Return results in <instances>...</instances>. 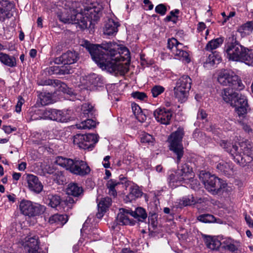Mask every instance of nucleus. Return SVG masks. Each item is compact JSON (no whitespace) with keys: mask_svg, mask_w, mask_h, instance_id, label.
<instances>
[{"mask_svg":"<svg viewBox=\"0 0 253 253\" xmlns=\"http://www.w3.org/2000/svg\"><path fill=\"white\" fill-rule=\"evenodd\" d=\"M220 61L221 58L218 55L211 53L209 55L206 62L204 63V67L207 68H210L215 64H218Z\"/></svg>","mask_w":253,"mask_h":253,"instance_id":"nucleus-37","label":"nucleus"},{"mask_svg":"<svg viewBox=\"0 0 253 253\" xmlns=\"http://www.w3.org/2000/svg\"><path fill=\"white\" fill-rule=\"evenodd\" d=\"M218 82L229 88L224 89L221 93L223 99L235 108V112L240 118H244L250 109L246 97L235 90H241L244 86L239 77L228 70H221L218 76Z\"/></svg>","mask_w":253,"mask_h":253,"instance_id":"nucleus-1","label":"nucleus"},{"mask_svg":"<svg viewBox=\"0 0 253 253\" xmlns=\"http://www.w3.org/2000/svg\"><path fill=\"white\" fill-rule=\"evenodd\" d=\"M46 203L53 208H56L61 203V198L56 195H49L46 199Z\"/></svg>","mask_w":253,"mask_h":253,"instance_id":"nucleus-40","label":"nucleus"},{"mask_svg":"<svg viewBox=\"0 0 253 253\" xmlns=\"http://www.w3.org/2000/svg\"><path fill=\"white\" fill-rule=\"evenodd\" d=\"M193 174L192 170L187 164H184L178 168L175 173L171 174L169 178L170 183L177 181H193Z\"/></svg>","mask_w":253,"mask_h":253,"instance_id":"nucleus-14","label":"nucleus"},{"mask_svg":"<svg viewBox=\"0 0 253 253\" xmlns=\"http://www.w3.org/2000/svg\"><path fill=\"white\" fill-rule=\"evenodd\" d=\"M76 126L78 129H89L96 126V123L92 119H87Z\"/></svg>","mask_w":253,"mask_h":253,"instance_id":"nucleus-38","label":"nucleus"},{"mask_svg":"<svg viewBox=\"0 0 253 253\" xmlns=\"http://www.w3.org/2000/svg\"><path fill=\"white\" fill-rule=\"evenodd\" d=\"M82 110L84 115L90 114L91 116L94 115L95 110L94 107L88 103H84L83 105Z\"/></svg>","mask_w":253,"mask_h":253,"instance_id":"nucleus-45","label":"nucleus"},{"mask_svg":"<svg viewBox=\"0 0 253 253\" xmlns=\"http://www.w3.org/2000/svg\"><path fill=\"white\" fill-rule=\"evenodd\" d=\"M153 114L157 122L165 125L170 124L172 116V111L165 108H159L156 109Z\"/></svg>","mask_w":253,"mask_h":253,"instance_id":"nucleus-17","label":"nucleus"},{"mask_svg":"<svg viewBox=\"0 0 253 253\" xmlns=\"http://www.w3.org/2000/svg\"><path fill=\"white\" fill-rule=\"evenodd\" d=\"M184 134V129L179 127L169 136L168 139L169 149L175 156L176 163L178 165L184 155V147L182 143Z\"/></svg>","mask_w":253,"mask_h":253,"instance_id":"nucleus-7","label":"nucleus"},{"mask_svg":"<svg viewBox=\"0 0 253 253\" xmlns=\"http://www.w3.org/2000/svg\"><path fill=\"white\" fill-rule=\"evenodd\" d=\"M119 26V22H115L113 19H109L104 27V34L108 36L115 35L118 32Z\"/></svg>","mask_w":253,"mask_h":253,"instance_id":"nucleus-22","label":"nucleus"},{"mask_svg":"<svg viewBox=\"0 0 253 253\" xmlns=\"http://www.w3.org/2000/svg\"><path fill=\"white\" fill-rule=\"evenodd\" d=\"M239 61L244 62L248 65L252 63L253 62V51L244 47Z\"/></svg>","mask_w":253,"mask_h":253,"instance_id":"nucleus-34","label":"nucleus"},{"mask_svg":"<svg viewBox=\"0 0 253 253\" xmlns=\"http://www.w3.org/2000/svg\"><path fill=\"white\" fill-rule=\"evenodd\" d=\"M0 61L4 65L9 67H13L16 65V59L13 56L0 52Z\"/></svg>","mask_w":253,"mask_h":253,"instance_id":"nucleus-30","label":"nucleus"},{"mask_svg":"<svg viewBox=\"0 0 253 253\" xmlns=\"http://www.w3.org/2000/svg\"><path fill=\"white\" fill-rule=\"evenodd\" d=\"M244 49V47L237 41L228 43L225 49L227 57L229 60L239 61Z\"/></svg>","mask_w":253,"mask_h":253,"instance_id":"nucleus-15","label":"nucleus"},{"mask_svg":"<svg viewBox=\"0 0 253 253\" xmlns=\"http://www.w3.org/2000/svg\"><path fill=\"white\" fill-rule=\"evenodd\" d=\"M204 239L207 247L212 250H217L222 246V242L216 238L205 235Z\"/></svg>","mask_w":253,"mask_h":253,"instance_id":"nucleus-26","label":"nucleus"},{"mask_svg":"<svg viewBox=\"0 0 253 253\" xmlns=\"http://www.w3.org/2000/svg\"><path fill=\"white\" fill-rule=\"evenodd\" d=\"M79 13L83 15L82 18H80L79 27L82 29L90 28L99 19L101 15V7L91 3L84 6V11L81 10Z\"/></svg>","mask_w":253,"mask_h":253,"instance_id":"nucleus-6","label":"nucleus"},{"mask_svg":"<svg viewBox=\"0 0 253 253\" xmlns=\"http://www.w3.org/2000/svg\"><path fill=\"white\" fill-rule=\"evenodd\" d=\"M5 6L9 8V6H7L6 5V3L5 2H2L0 4V20H4L6 18H9L12 16V14L11 13H7V11L3 10V9H1L2 6Z\"/></svg>","mask_w":253,"mask_h":253,"instance_id":"nucleus-47","label":"nucleus"},{"mask_svg":"<svg viewBox=\"0 0 253 253\" xmlns=\"http://www.w3.org/2000/svg\"><path fill=\"white\" fill-rule=\"evenodd\" d=\"M130 215L139 221H143L147 217L145 210L141 207L137 208L134 211L130 210Z\"/></svg>","mask_w":253,"mask_h":253,"instance_id":"nucleus-33","label":"nucleus"},{"mask_svg":"<svg viewBox=\"0 0 253 253\" xmlns=\"http://www.w3.org/2000/svg\"><path fill=\"white\" fill-rule=\"evenodd\" d=\"M66 193L69 195L79 197L83 194V189L78 184L71 183L68 184L66 189Z\"/></svg>","mask_w":253,"mask_h":253,"instance_id":"nucleus-25","label":"nucleus"},{"mask_svg":"<svg viewBox=\"0 0 253 253\" xmlns=\"http://www.w3.org/2000/svg\"><path fill=\"white\" fill-rule=\"evenodd\" d=\"M253 30V21H250L241 25L238 29V31L242 33L250 34Z\"/></svg>","mask_w":253,"mask_h":253,"instance_id":"nucleus-42","label":"nucleus"},{"mask_svg":"<svg viewBox=\"0 0 253 253\" xmlns=\"http://www.w3.org/2000/svg\"><path fill=\"white\" fill-rule=\"evenodd\" d=\"M64 203L65 205H66L69 207L74 203V200L73 199L70 197H68L64 201Z\"/></svg>","mask_w":253,"mask_h":253,"instance_id":"nucleus-62","label":"nucleus"},{"mask_svg":"<svg viewBox=\"0 0 253 253\" xmlns=\"http://www.w3.org/2000/svg\"><path fill=\"white\" fill-rule=\"evenodd\" d=\"M88 84L92 86L101 87L103 84V79L102 77L96 74H92L87 77Z\"/></svg>","mask_w":253,"mask_h":253,"instance_id":"nucleus-28","label":"nucleus"},{"mask_svg":"<svg viewBox=\"0 0 253 253\" xmlns=\"http://www.w3.org/2000/svg\"><path fill=\"white\" fill-rule=\"evenodd\" d=\"M111 199L108 197L103 198L101 200L98 204V211L96 215L97 218H101L103 217L104 213L111 206Z\"/></svg>","mask_w":253,"mask_h":253,"instance_id":"nucleus-23","label":"nucleus"},{"mask_svg":"<svg viewBox=\"0 0 253 253\" xmlns=\"http://www.w3.org/2000/svg\"><path fill=\"white\" fill-rule=\"evenodd\" d=\"M91 49V53L93 54V58L96 61V63L102 70H106L110 73H119L120 75H125L128 71V68L126 65L120 63L122 61H124L129 58L124 54H121V56L116 60H108L107 56L102 57L99 58L95 55L96 52H98L95 46H93Z\"/></svg>","mask_w":253,"mask_h":253,"instance_id":"nucleus-4","label":"nucleus"},{"mask_svg":"<svg viewBox=\"0 0 253 253\" xmlns=\"http://www.w3.org/2000/svg\"><path fill=\"white\" fill-rule=\"evenodd\" d=\"M168 48L170 50L175 58L182 60L186 63H189L191 61L189 53L184 49L186 46L178 42L174 38H171L168 40Z\"/></svg>","mask_w":253,"mask_h":253,"instance_id":"nucleus-10","label":"nucleus"},{"mask_svg":"<svg viewBox=\"0 0 253 253\" xmlns=\"http://www.w3.org/2000/svg\"><path fill=\"white\" fill-rule=\"evenodd\" d=\"M203 202L202 199H199L198 201H196L192 195L188 197H183L180 202V205L183 206H187L194 205L196 203H201Z\"/></svg>","mask_w":253,"mask_h":253,"instance_id":"nucleus-41","label":"nucleus"},{"mask_svg":"<svg viewBox=\"0 0 253 253\" xmlns=\"http://www.w3.org/2000/svg\"><path fill=\"white\" fill-rule=\"evenodd\" d=\"M56 85L59 86L60 90H61L63 92L69 94L71 93L70 89L67 86V84H65V83H62L60 81V84H57Z\"/></svg>","mask_w":253,"mask_h":253,"instance_id":"nucleus-52","label":"nucleus"},{"mask_svg":"<svg viewBox=\"0 0 253 253\" xmlns=\"http://www.w3.org/2000/svg\"><path fill=\"white\" fill-rule=\"evenodd\" d=\"M49 70V72L52 74L60 75L70 74H71L73 71L71 67L69 65L63 66L60 68L58 66H52L50 68Z\"/></svg>","mask_w":253,"mask_h":253,"instance_id":"nucleus-31","label":"nucleus"},{"mask_svg":"<svg viewBox=\"0 0 253 253\" xmlns=\"http://www.w3.org/2000/svg\"><path fill=\"white\" fill-rule=\"evenodd\" d=\"M110 157L109 156H107L104 158L102 165L105 168H108L110 167Z\"/></svg>","mask_w":253,"mask_h":253,"instance_id":"nucleus-60","label":"nucleus"},{"mask_svg":"<svg viewBox=\"0 0 253 253\" xmlns=\"http://www.w3.org/2000/svg\"><path fill=\"white\" fill-rule=\"evenodd\" d=\"M29 189L36 194L40 193L43 189V185L39 178L32 174H27L26 177Z\"/></svg>","mask_w":253,"mask_h":253,"instance_id":"nucleus-18","label":"nucleus"},{"mask_svg":"<svg viewBox=\"0 0 253 253\" xmlns=\"http://www.w3.org/2000/svg\"><path fill=\"white\" fill-rule=\"evenodd\" d=\"M165 87L160 85H156L151 88V93L154 97H156L164 92Z\"/></svg>","mask_w":253,"mask_h":253,"instance_id":"nucleus-48","label":"nucleus"},{"mask_svg":"<svg viewBox=\"0 0 253 253\" xmlns=\"http://www.w3.org/2000/svg\"><path fill=\"white\" fill-rule=\"evenodd\" d=\"M130 210L121 209L118 213L116 220L120 225H133L134 222L129 218Z\"/></svg>","mask_w":253,"mask_h":253,"instance_id":"nucleus-21","label":"nucleus"},{"mask_svg":"<svg viewBox=\"0 0 253 253\" xmlns=\"http://www.w3.org/2000/svg\"><path fill=\"white\" fill-rule=\"evenodd\" d=\"M21 243L29 253H39L38 238L36 236L26 237L23 240H21Z\"/></svg>","mask_w":253,"mask_h":253,"instance_id":"nucleus-19","label":"nucleus"},{"mask_svg":"<svg viewBox=\"0 0 253 253\" xmlns=\"http://www.w3.org/2000/svg\"><path fill=\"white\" fill-rule=\"evenodd\" d=\"M98 141V135L91 133L85 135L77 134L73 139L74 144L83 149H92Z\"/></svg>","mask_w":253,"mask_h":253,"instance_id":"nucleus-12","label":"nucleus"},{"mask_svg":"<svg viewBox=\"0 0 253 253\" xmlns=\"http://www.w3.org/2000/svg\"><path fill=\"white\" fill-rule=\"evenodd\" d=\"M140 140L142 143H147L149 145H153L155 140L151 135L145 132L141 134Z\"/></svg>","mask_w":253,"mask_h":253,"instance_id":"nucleus-46","label":"nucleus"},{"mask_svg":"<svg viewBox=\"0 0 253 253\" xmlns=\"http://www.w3.org/2000/svg\"><path fill=\"white\" fill-rule=\"evenodd\" d=\"M192 80L187 75H183L176 82L173 89L174 95L181 102H185L188 97L191 87Z\"/></svg>","mask_w":253,"mask_h":253,"instance_id":"nucleus-9","label":"nucleus"},{"mask_svg":"<svg viewBox=\"0 0 253 253\" xmlns=\"http://www.w3.org/2000/svg\"><path fill=\"white\" fill-rule=\"evenodd\" d=\"M198 219L204 223L213 222L215 220L214 216L210 214H201L198 217Z\"/></svg>","mask_w":253,"mask_h":253,"instance_id":"nucleus-43","label":"nucleus"},{"mask_svg":"<svg viewBox=\"0 0 253 253\" xmlns=\"http://www.w3.org/2000/svg\"><path fill=\"white\" fill-rule=\"evenodd\" d=\"M68 221V216L66 214H55L49 218L50 224L56 223L61 225H64Z\"/></svg>","mask_w":253,"mask_h":253,"instance_id":"nucleus-32","label":"nucleus"},{"mask_svg":"<svg viewBox=\"0 0 253 253\" xmlns=\"http://www.w3.org/2000/svg\"><path fill=\"white\" fill-rule=\"evenodd\" d=\"M131 96L140 100H144L147 98V95L144 92L139 91L132 92Z\"/></svg>","mask_w":253,"mask_h":253,"instance_id":"nucleus-50","label":"nucleus"},{"mask_svg":"<svg viewBox=\"0 0 253 253\" xmlns=\"http://www.w3.org/2000/svg\"><path fill=\"white\" fill-rule=\"evenodd\" d=\"M24 99L22 97H19L18 101L15 107V111L17 113H19L21 111V106L24 103Z\"/></svg>","mask_w":253,"mask_h":253,"instance_id":"nucleus-55","label":"nucleus"},{"mask_svg":"<svg viewBox=\"0 0 253 253\" xmlns=\"http://www.w3.org/2000/svg\"><path fill=\"white\" fill-rule=\"evenodd\" d=\"M207 114L204 110L201 109L198 111L197 114L198 119L204 120L207 118Z\"/></svg>","mask_w":253,"mask_h":253,"instance_id":"nucleus-57","label":"nucleus"},{"mask_svg":"<svg viewBox=\"0 0 253 253\" xmlns=\"http://www.w3.org/2000/svg\"><path fill=\"white\" fill-rule=\"evenodd\" d=\"M219 144L232 156L237 164L243 167L253 161V143L248 140L241 142L238 146L230 141L221 140Z\"/></svg>","mask_w":253,"mask_h":253,"instance_id":"nucleus-2","label":"nucleus"},{"mask_svg":"<svg viewBox=\"0 0 253 253\" xmlns=\"http://www.w3.org/2000/svg\"><path fill=\"white\" fill-rule=\"evenodd\" d=\"M149 223L151 225V226L154 228L156 227L157 225V215L155 214H152L151 216H149L148 218Z\"/></svg>","mask_w":253,"mask_h":253,"instance_id":"nucleus-54","label":"nucleus"},{"mask_svg":"<svg viewBox=\"0 0 253 253\" xmlns=\"http://www.w3.org/2000/svg\"><path fill=\"white\" fill-rule=\"evenodd\" d=\"M155 10L156 12L161 15H165L167 11V8L164 4H158L156 6Z\"/></svg>","mask_w":253,"mask_h":253,"instance_id":"nucleus-49","label":"nucleus"},{"mask_svg":"<svg viewBox=\"0 0 253 253\" xmlns=\"http://www.w3.org/2000/svg\"><path fill=\"white\" fill-rule=\"evenodd\" d=\"M79 10L71 7L70 3H63L62 8L57 12V17L59 20L64 23L78 24L79 26L80 18L83 15L79 13Z\"/></svg>","mask_w":253,"mask_h":253,"instance_id":"nucleus-8","label":"nucleus"},{"mask_svg":"<svg viewBox=\"0 0 253 253\" xmlns=\"http://www.w3.org/2000/svg\"><path fill=\"white\" fill-rule=\"evenodd\" d=\"M79 58V54L77 52L68 50L62 54L58 58L56 59V62H57L58 60L65 65H70L76 63Z\"/></svg>","mask_w":253,"mask_h":253,"instance_id":"nucleus-20","label":"nucleus"},{"mask_svg":"<svg viewBox=\"0 0 253 253\" xmlns=\"http://www.w3.org/2000/svg\"><path fill=\"white\" fill-rule=\"evenodd\" d=\"M143 2L145 5H148V10H152L153 8L154 5L149 0H144Z\"/></svg>","mask_w":253,"mask_h":253,"instance_id":"nucleus-63","label":"nucleus"},{"mask_svg":"<svg viewBox=\"0 0 253 253\" xmlns=\"http://www.w3.org/2000/svg\"><path fill=\"white\" fill-rule=\"evenodd\" d=\"M131 109L136 118L141 122H143L146 119V116L142 114L140 107L136 103L131 104Z\"/></svg>","mask_w":253,"mask_h":253,"instance_id":"nucleus-39","label":"nucleus"},{"mask_svg":"<svg viewBox=\"0 0 253 253\" xmlns=\"http://www.w3.org/2000/svg\"><path fill=\"white\" fill-rule=\"evenodd\" d=\"M216 169L219 172L225 175L229 176L232 174V165L229 163L222 161L217 165Z\"/></svg>","mask_w":253,"mask_h":253,"instance_id":"nucleus-29","label":"nucleus"},{"mask_svg":"<svg viewBox=\"0 0 253 253\" xmlns=\"http://www.w3.org/2000/svg\"><path fill=\"white\" fill-rule=\"evenodd\" d=\"M129 193L126 196V200L127 202H131L135 200L142 195V192L137 185L132 186L129 188Z\"/></svg>","mask_w":253,"mask_h":253,"instance_id":"nucleus-27","label":"nucleus"},{"mask_svg":"<svg viewBox=\"0 0 253 253\" xmlns=\"http://www.w3.org/2000/svg\"><path fill=\"white\" fill-rule=\"evenodd\" d=\"M85 46L88 51L90 54L92 60L96 62V61L93 58V54L91 53V49L93 46H95L98 52H96L95 55L99 58L102 57L107 56L108 60H116L121 56V54H125L126 58L128 57L129 50L126 47H119L118 45L115 43L111 42H103L101 44H91L88 42H85Z\"/></svg>","mask_w":253,"mask_h":253,"instance_id":"nucleus-3","label":"nucleus"},{"mask_svg":"<svg viewBox=\"0 0 253 253\" xmlns=\"http://www.w3.org/2000/svg\"><path fill=\"white\" fill-rule=\"evenodd\" d=\"M223 38H218L212 40L209 42L207 44L205 49L207 51H211L212 50L216 49L219 47L223 42Z\"/></svg>","mask_w":253,"mask_h":253,"instance_id":"nucleus-36","label":"nucleus"},{"mask_svg":"<svg viewBox=\"0 0 253 253\" xmlns=\"http://www.w3.org/2000/svg\"><path fill=\"white\" fill-rule=\"evenodd\" d=\"M41 114L42 115L41 119H48L62 123L66 122L68 120V118L61 111L54 109H46L42 111Z\"/></svg>","mask_w":253,"mask_h":253,"instance_id":"nucleus-16","label":"nucleus"},{"mask_svg":"<svg viewBox=\"0 0 253 253\" xmlns=\"http://www.w3.org/2000/svg\"><path fill=\"white\" fill-rule=\"evenodd\" d=\"M43 170L45 172L49 174H53L55 171V170L53 169V168L50 166H46L44 167Z\"/></svg>","mask_w":253,"mask_h":253,"instance_id":"nucleus-59","label":"nucleus"},{"mask_svg":"<svg viewBox=\"0 0 253 253\" xmlns=\"http://www.w3.org/2000/svg\"><path fill=\"white\" fill-rule=\"evenodd\" d=\"M247 114V113L246 114ZM246 117H247V115H246V116L244 118H242V117H241L239 118V119L240 120H238V122L242 126H243V129L246 132H248V133H250V132L252 131V129L250 127V126H248L245 124H244L243 121H242V120H243V119H245L246 118Z\"/></svg>","mask_w":253,"mask_h":253,"instance_id":"nucleus-53","label":"nucleus"},{"mask_svg":"<svg viewBox=\"0 0 253 253\" xmlns=\"http://www.w3.org/2000/svg\"><path fill=\"white\" fill-rule=\"evenodd\" d=\"M179 13V10L177 9L171 11L169 14L165 18V21L167 22L172 21L173 23H176L178 17L177 15Z\"/></svg>","mask_w":253,"mask_h":253,"instance_id":"nucleus-44","label":"nucleus"},{"mask_svg":"<svg viewBox=\"0 0 253 253\" xmlns=\"http://www.w3.org/2000/svg\"><path fill=\"white\" fill-rule=\"evenodd\" d=\"M41 100L42 105H46L51 103V99L49 96L42 95Z\"/></svg>","mask_w":253,"mask_h":253,"instance_id":"nucleus-56","label":"nucleus"},{"mask_svg":"<svg viewBox=\"0 0 253 253\" xmlns=\"http://www.w3.org/2000/svg\"><path fill=\"white\" fill-rule=\"evenodd\" d=\"M203 183L206 189L213 194H216L226 187L227 184L218 177L205 173L203 177Z\"/></svg>","mask_w":253,"mask_h":253,"instance_id":"nucleus-11","label":"nucleus"},{"mask_svg":"<svg viewBox=\"0 0 253 253\" xmlns=\"http://www.w3.org/2000/svg\"><path fill=\"white\" fill-rule=\"evenodd\" d=\"M3 2H5V3H6V5H7V6H9V8L6 7L5 6H2L1 9H3V10L4 11L6 10L7 13H10V11L14 7L13 4L7 0H0V4L2 3Z\"/></svg>","mask_w":253,"mask_h":253,"instance_id":"nucleus-51","label":"nucleus"},{"mask_svg":"<svg viewBox=\"0 0 253 253\" xmlns=\"http://www.w3.org/2000/svg\"><path fill=\"white\" fill-rule=\"evenodd\" d=\"M120 184L121 182L115 179H111L108 181L106 186L108 189V194L110 196L115 197L117 195L116 188Z\"/></svg>","mask_w":253,"mask_h":253,"instance_id":"nucleus-35","label":"nucleus"},{"mask_svg":"<svg viewBox=\"0 0 253 253\" xmlns=\"http://www.w3.org/2000/svg\"><path fill=\"white\" fill-rule=\"evenodd\" d=\"M26 168V163L25 162H22L21 164L18 165V169L20 171H23Z\"/></svg>","mask_w":253,"mask_h":253,"instance_id":"nucleus-64","label":"nucleus"},{"mask_svg":"<svg viewBox=\"0 0 253 253\" xmlns=\"http://www.w3.org/2000/svg\"><path fill=\"white\" fill-rule=\"evenodd\" d=\"M60 84V81L57 80H47L44 81V84L45 85H53L55 84L56 85L57 84Z\"/></svg>","mask_w":253,"mask_h":253,"instance_id":"nucleus-61","label":"nucleus"},{"mask_svg":"<svg viewBox=\"0 0 253 253\" xmlns=\"http://www.w3.org/2000/svg\"><path fill=\"white\" fill-rule=\"evenodd\" d=\"M19 209L21 213L29 217L41 214L45 210V207L43 206L33 203L30 201L26 200H23L20 202Z\"/></svg>","mask_w":253,"mask_h":253,"instance_id":"nucleus-13","label":"nucleus"},{"mask_svg":"<svg viewBox=\"0 0 253 253\" xmlns=\"http://www.w3.org/2000/svg\"><path fill=\"white\" fill-rule=\"evenodd\" d=\"M55 163L77 175L84 176L88 174L90 171L89 167L83 160L76 159L73 160L58 156L56 159Z\"/></svg>","mask_w":253,"mask_h":253,"instance_id":"nucleus-5","label":"nucleus"},{"mask_svg":"<svg viewBox=\"0 0 253 253\" xmlns=\"http://www.w3.org/2000/svg\"><path fill=\"white\" fill-rule=\"evenodd\" d=\"M245 219L247 222V224L250 227H253V220L250 215L247 214H245Z\"/></svg>","mask_w":253,"mask_h":253,"instance_id":"nucleus-58","label":"nucleus"},{"mask_svg":"<svg viewBox=\"0 0 253 253\" xmlns=\"http://www.w3.org/2000/svg\"><path fill=\"white\" fill-rule=\"evenodd\" d=\"M239 247L240 243L231 238L224 239L222 242V247L231 252L237 251Z\"/></svg>","mask_w":253,"mask_h":253,"instance_id":"nucleus-24","label":"nucleus"}]
</instances>
